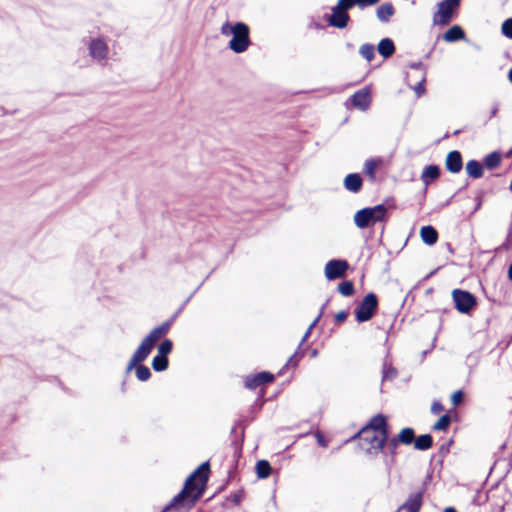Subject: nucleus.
<instances>
[{"instance_id": "nucleus-1", "label": "nucleus", "mask_w": 512, "mask_h": 512, "mask_svg": "<svg viewBox=\"0 0 512 512\" xmlns=\"http://www.w3.org/2000/svg\"><path fill=\"white\" fill-rule=\"evenodd\" d=\"M184 305L185 304H183L168 320L152 329L150 333L142 340L135 351V356L131 363V367L134 366L137 362H143L147 359V357L154 349L156 343L170 331L172 324L181 313Z\"/></svg>"}, {"instance_id": "nucleus-2", "label": "nucleus", "mask_w": 512, "mask_h": 512, "mask_svg": "<svg viewBox=\"0 0 512 512\" xmlns=\"http://www.w3.org/2000/svg\"><path fill=\"white\" fill-rule=\"evenodd\" d=\"M220 32L223 36H232L228 47L237 54L245 52L251 44L250 28L244 22L231 24L229 21H226L221 26Z\"/></svg>"}, {"instance_id": "nucleus-3", "label": "nucleus", "mask_w": 512, "mask_h": 512, "mask_svg": "<svg viewBox=\"0 0 512 512\" xmlns=\"http://www.w3.org/2000/svg\"><path fill=\"white\" fill-rule=\"evenodd\" d=\"M206 484L202 482L192 481L188 489H183L166 504L160 512H169L174 508L186 506L188 509L192 508L194 504L202 497L205 491Z\"/></svg>"}, {"instance_id": "nucleus-4", "label": "nucleus", "mask_w": 512, "mask_h": 512, "mask_svg": "<svg viewBox=\"0 0 512 512\" xmlns=\"http://www.w3.org/2000/svg\"><path fill=\"white\" fill-rule=\"evenodd\" d=\"M387 208L384 204L373 207H365L358 210L354 215V223L360 229L373 226L377 222L387 220Z\"/></svg>"}, {"instance_id": "nucleus-5", "label": "nucleus", "mask_w": 512, "mask_h": 512, "mask_svg": "<svg viewBox=\"0 0 512 512\" xmlns=\"http://www.w3.org/2000/svg\"><path fill=\"white\" fill-rule=\"evenodd\" d=\"M461 0H442L437 4V11L433 14V24L437 26L448 25L457 15Z\"/></svg>"}, {"instance_id": "nucleus-6", "label": "nucleus", "mask_w": 512, "mask_h": 512, "mask_svg": "<svg viewBox=\"0 0 512 512\" xmlns=\"http://www.w3.org/2000/svg\"><path fill=\"white\" fill-rule=\"evenodd\" d=\"M378 304V297L375 293L366 294L354 310L357 322L364 323L371 320L378 310Z\"/></svg>"}, {"instance_id": "nucleus-7", "label": "nucleus", "mask_w": 512, "mask_h": 512, "mask_svg": "<svg viewBox=\"0 0 512 512\" xmlns=\"http://www.w3.org/2000/svg\"><path fill=\"white\" fill-rule=\"evenodd\" d=\"M376 433L377 432L370 431L367 428H362L352 439L359 438L360 445L365 449L366 454L376 456L378 453L384 451L386 444L383 443L381 447H379L380 435L378 436Z\"/></svg>"}, {"instance_id": "nucleus-8", "label": "nucleus", "mask_w": 512, "mask_h": 512, "mask_svg": "<svg viewBox=\"0 0 512 512\" xmlns=\"http://www.w3.org/2000/svg\"><path fill=\"white\" fill-rule=\"evenodd\" d=\"M452 298L455 308L461 314H470L477 306V298L469 291L462 289H454Z\"/></svg>"}, {"instance_id": "nucleus-9", "label": "nucleus", "mask_w": 512, "mask_h": 512, "mask_svg": "<svg viewBox=\"0 0 512 512\" xmlns=\"http://www.w3.org/2000/svg\"><path fill=\"white\" fill-rule=\"evenodd\" d=\"M349 269V263L344 259H332L325 265V277L328 280H335L345 276Z\"/></svg>"}, {"instance_id": "nucleus-10", "label": "nucleus", "mask_w": 512, "mask_h": 512, "mask_svg": "<svg viewBox=\"0 0 512 512\" xmlns=\"http://www.w3.org/2000/svg\"><path fill=\"white\" fill-rule=\"evenodd\" d=\"M363 428H367L370 431L378 432L380 434V442L379 447L383 443L387 442V439L389 437V430H388V423L387 419L382 414H377L374 417L370 419L368 424L364 426Z\"/></svg>"}, {"instance_id": "nucleus-11", "label": "nucleus", "mask_w": 512, "mask_h": 512, "mask_svg": "<svg viewBox=\"0 0 512 512\" xmlns=\"http://www.w3.org/2000/svg\"><path fill=\"white\" fill-rule=\"evenodd\" d=\"M331 12L332 13L330 15H325V20L329 26L337 29H344L348 26L351 18L347 12L339 9L336 6L331 8Z\"/></svg>"}, {"instance_id": "nucleus-12", "label": "nucleus", "mask_w": 512, "mask_h": 512, "mask_svg": "<svg viewBox=\"0 0 512 512\" xmlns=\"http://www.w3.org/2000/svg\"><path fill=\"white\" fill-rule=\"evenodd\" d=\"M89 55L98 63L106 60L108 54V46L106 42L100 38L91 39L88 45Z\"/></svg>"}, {"instance_id": "nucleus-13", "label": "nucleus", "mask_w": 512, "mask_h": 512, "mask_svg": "<svg viewBox=\"0 0 512 512\" xmlns=\"http://www.w3.org/2000/svg\"><path fill=\"white\" fill-rule=\"evenodd\" d=\"M274 378L275 377L272 373L262 371L255 375L247 376L245 379V387L248 389H255L261 385L273 382Z\"/></svg>"}, {"instance_id": "nucleus-14", "label": "nucleus", "mask_w": 512, "mask_h": 512, "mask_svg": "<svg viewBox=\"0 0 512 512\" xmlns=\"http://www.w3.org/2000/svg\"><path fill=\"white\" fill-rule=\"evenodd\" d=\"M210 464L208 461L203 462L185 481V490L188 489L192 481L202 482L206 484L209 478Z\"/></svg>"}, {"instance_id": "nucleus-15", "label": "nucleus", "mask_w": 512, "mask_h": 512, "mask_svg": "<svg viewBox=\"0 0 512 512\" xmlns=\"http://www.w3.org/2000/svg\"><path fill=\"white\" fill-rule=\"evenodd\" d=\"M354 107L365 111L369 108L371 103L370 91L368 88H363L356 91L350 98Z\"/></svg>"}, {"instance_id": "nucleus-16", "label": "nucleus", "mask_w": 512, "mask_h": 512, "mask_svg": "<svg viewBox=\"0 0 512 512\" xmlns=\"http://www.w3.org/2000/svg\"><path fill=\"white\" fill-rule=\"evenodd\" d=\"M445 168L450 173H459L463 168L462 155L458 150L450 151L445 159Z\"/></svg>"}, {"instance_id": "nucleus-17", "label": "nucleus", "mask_w": 512, "mask_h": 512, "mask_svg": "<svg viewBox=\"0 0 512 512\" xmlns=\"http://www.w3.org/2000/svg\"><path fill=\"white\" fill-rule=\"evenodd\" d=\"M423 491L410 494L407 500L399 507V510H406L407 512H419L423 504Z\"/></svg>"}, {"instance_id": "nucleus-18", "label": "nucleus", "mask_w": 512, "mask_h": 512, "mask_svg": "<svg viewBox=\"0 0 512 512\" xmlns=\"http://www.w3.org/2000/svg\"><path fill=\"white\" fill-rule=\"evenodd\" d=\"M134 356H135V352L133 353L132 357L130 358V360L127 364L126 372L128 373L132 369H135L136 377L139 381L145 382V381L149 380L151 377V371L147 366L142 365L141 364L142 362H137L134 366L131 367V363L133 361Z\"/></svg>"}, {"instance_id": "nucleus-19", "label": "nucleus", "mask_w": 512, "mask_h": 512, "mask_svg": "<svg viewBox=\"0 0 512 512\" xmlns=\"http://www.w3.org/2000/svg\"><path fill=\"white\" fill-rule=\"evenodd\" d=\"M441 175L440 167L436 164H430L424 167L421 173V181L427 187Z\"/></svg>"}, {"instance_id": "nucleus-20", "label": "nucleus", "mask_w": 512, "mask_h": 512, "mask_svg": "<svg viewBox=\"0 0 512 512\" xmlns=\"http://www.w3.org/2000/svg\"><path fill=\"white\" fill-rule=\"evenodd\" d=\"M399 444L400 443L394 437H392L391 439H387L384 451L382 452L385 454L384 461L387 467L394 464Z\"/></svg>"}, {"instance_id": "nucleus-21", "label": "nucleus", "mask_w": 512, "mask_h": 512, "mask_svg": "<svg viewBox=\"0 0 512 512\" xmlns=\"http://www.w3.org/2000/svg\"><path fill=\"white\" fill-rule=\"evenodd\" d=\"M344 187L352 193H358L362 189L363 179L359 173H350L344 178Z\"/></svg>"}, {"instance_id": "nucleus-22", "label": "nucleus", "mask_w": 512, "mask_h": 512, "mask_svg": "<svg viewBox=\"0 0 512 512\" xmlns=\"http://www.w3.org/2000/svg\"><path fill=\"white\" fill-rule=\"evenodd\" d=\"M442 38L448 43H453L460 40H465L466 35L461 26L453 25L442 35Z\"/></svg>"}, {"instance_id": "nucleus-23", "label": "nucleus", "mask_w": 512, "mask_h": 512, "mask_svg": "<svg viewBox=\"0 0 512 512\" xmlns=\"http://www.w3.org/2000/svg\"><path fill=\"white\" fill-rule=\"evenodd\" d=\"M395 14V8L390 2L383 3L376 9L377 19L382 23H388Z\"/></svg>"}, {"instance_id": "nucleus-24", "label": "nucleus", "mask_w": 512, "mask_h": 512, "mask_svg": "<svg viewBox=\"0 0 512 512\" xmlns=\"http://www.w3.org/2000/svg\"><path fill=\"white\" fill-rule=\"evenodd\" d=\"M335 6L348 13V11L355 6H358L360 9H364L372 5L370 0H338Z\"/></svg>"}, {"instance_id": "nucleus-25", "label": "nucleus", "mask_w": 512, "mask_h": 512, "mask_svg": "<svg viewBox=\"0 0 512 512\" xmlns=\"http://www.w3.org/2000/svg\"><path fill=\"white\" fill-rule=\"evenodd\" d=\"M395 49V44L390 38L381 39L377 46L379 54L385 59L391 57L395 53Z\"/></svg>"}, {"instance_id": "nucleus-26", "label": "nucleus", "mask_w": 512, "mask_h": 512, "mask_svg": "<svg viewBox=\"0 0 512 512\" xmlns=\"http://www.w3.org/2000/svg\"><path fill=\"white\" fill-rule=\"evenodd\" d=\"M420 236L422 241L427 245H433L438 240V232L431 225L423 226L420 230Z\"/></svg>"}, {"instance_id": "nucleus-27", "label": "nucleus", "mask_w": 512, "mask_h": 512, "mask_svg": "<svg viewBox=\"0 0 512 512\" xmlns=\"http://www.w3.org/2000/svg\"><path fill=\"white\" fill-rule=\"evenodd\" d=\"M466 172L473 179H479L483 176L484 167L478 160H470L466 164Z\"/></svg>"}, {"instance_id": "nucleus-28", "label": "nucleus", "mask_w": 512, "mask_h": 512, "mask_svg": "<svg viewBox=\"0 0 512 512\" xmlns=\"http://www.w3.org/2000/svg\"><path fill=\"white\" fill-rule=\"evenodd\" d=\"M397 376V369L392 365L388 357H386L382 365V382L393 381Z\"/></svg>"}, {"instance_id": "nucleus-29", "label": "nucleus", "mask_w": 512, "mask_h": 512, "mask_svg": "<svg viewBox=\"0 0 512 512\" xmlns=\"http://www.w3.org/2000/svg\"><path fill=\"white\" fill-rule=\"evenodd\" d=\"M433 445V438L430 434H423L415 438L414 448L420 451L428 450Z\"/></svg>"}, {"instance_id": "nucleus-30", "label": "nucleus", "mask_w": 512, "mask_h": 512, "mask_svg": "<svg viewBox=\"0 0 512 512\" xmlns=\"http://www.w3.org/2000/svg\"><path fill=\"white\" fill-rule=\"evenodd\" d=\"M399 443L404 445H410L414 443L415 440V432L412 428L406 427L403 428L400 433L394 437Z\"/></svg>"}, {"instance_id": "nucleus-31", "label": "nucleus", "mask_w": 512, "mask_h": 512, "mask_svg": "<svg viewBox=\"0 0 512 512\" xmlns=\"http://www.w3.org/2000/svg\"><path fill=\"white\" fill-rule=\"evenodd\" d=\"M256 474L259 479H266L270 476L272 467L267 460H259L256 463Z\"/></svg>"}, {"instance_id": "nucleus-32", "label": "nucleus", "mask_w": 512, "mask_h": 512, "mask_svg": "<svg viewBox=\"0 0 512 512\" xmlns=\"http://www.w3.org/2000/svg\"><path fill=\"white\" fill-rule=\"evenodd\" d=\"M169 366V359L168 357L162 356V355H155L152 360V368L156 372H163L165 371Z\"/></svg>"}, {"instance_id": "nucleus-33", "label": "nucleus", "mask_w": 512, "mask_h": 512, "mask_svg": "<svg viewBox=\"0 0 512 512\" xmlns=\"http://www.w3.org/2000/svg\"><path fill=\"white\" fill-rule=\"evenodd\" d=\"M500 163L501 154L498 151H494L484 158V165L490 170L497 168L500 165Z\"/></svg>"}, {"instance_id": "nucleus-34", "label": "nucleus", "mask_w": 512, "mask_h": 512, "mask_svg": "<svg viewBox=\"0 0 512 512\" xmlns=\"http://www.w3.org/2000/svg\"><path fill=\"white\" fill-rule=\"evenodd\" d=\"M359 54L367 61H372L375 58V47L370 43H365L360 46Z\"/></svg>"}, {"instance_id": "nucleus-35", "label": "nucleus", "mask_w": 512, "mask_h": 512, "mask_svg": "<svg viewBox=\"0 0 512 512\" xmlns=\"http://www.w3.org/2000/svg\"><path fill=\"white\" fill-rule=\"evenodd\" d=\"M338 291L345 297H350L354 294V284L350 280H345L338 285Z\"/></svg>"}, {"instance_id": "nucleus-36", "label": "nucleus", "mask_w": 512, "mask_h": 512, "mask_svg": "<svg viewBox=\"0 0 512 512\" xmlns=\"http://www.w3.org/2000/svg\"><path fill=\"white\" fill-rule=\"evenodd\" d=\"M451 421H452L451 416L449 414H444L433 425V430L446 431L449 428Z\"/></svg>"}, {"instance_id": "nucleus-37", "label": "nucleus", "mask_w": 512, "mask_h": 512, "mask_svg": "<svg viewBox=\"0 0 512 512\" xmlns=\"http://www.w3.org/2000/svg\"><path fill=\"white\" fill-rule=\"evenodd\" d=\"M378 166V162L374 159H368L364 164V172L368 175L371 181H375V171Z\"/></svg>"}, {"instance_id": "nucleus-38", "label": "nucleus", "mask_w": 512, "mask_h": 512, "mask_svg": "<svg viewBox=\"0 0 512 512\" xmlns=\"http://www.w3.org/2000/svg\"><path fill=\"white\" fill-rule=\"evenodd\" d=\"M172 350H173V342L170 339L166 338L158 345V353L157 354L168 357V355L172 352Z\"/></svg>"}, {"instance_id": "nucleus-39", "label": "nucleus", "mask_w": 512, "mask_h": 512, "mask_svg": "<svg viewBox=\"0 0 512 512\" xmlns=\"http://www.w3.org/2000/svg\"><path fill=\"white\" fill-rule=\"evenodd\" d=\"M304 357V351L301 350L300 346H298V349L295 351V353L290 356L287 363L285 364L284 368L287 366H293L296 367L299 363V361Z\"/></svg>"}, {"instance_id": "nucleus-40", "label": "nucleus", "mask_w": 512, "mask_h": 512, "mask_svg": "<svg viewBox=\"0 0 512 512\" xmlns=\"http://www.w3.org/2000/svg\"><path fill=\"white\" fill-rule=\"evenodd\" d=\"M501 31L505 37L512 39V18H508L502 23Z\"/></svg>"}, {"instance_id": "nucleus-41", "label": "nucleus", "mask_w": 512, "mask_h": 512, "mask_svg": "<svg viewBox=\"0 0 512 512\" xmlns=\"http://www.w3.org/2000/svg\"><path fill=\"white\" fill-rule=\"evenodd\" d=\"M464 398V393L461 390L455 391L451 396V401L454 406H458L461 404Z\"/></svg>"}, {"instance_id": "nucleus-42", "label": "nucleus", "mask_w": 512, "mask_h": 512, "mask_svg": "<svg viewBox=\"0 0 512 512\" xmlns=\"http://www.w3.org/2000/svg\"><path fill=\"white\" fill-rule=\"evenodd\" d=\"M425 81H426V78H425V76H423L422 79L414 87V91L418 97H420L425 92V86H424Z\"/></svg>"}, {"instance_id": "nucleus-43", "label": "nucleus", "mask_w": 512, "mask_h": 512, "mask_svg": "<svg viewBox=\"0 0 512 512\" xmlns=\"http://www.w3.org/2000/svg\"><path fill=\"white\" fill-rule=\"evenodd\" d=\"M243 497H244V492L240 490V491H237L234 494H232L230 498H231V501L235 505H239L241 503V501L243 500Z\"/></svg>"}, {"instance_id": "nucleus-44", "label": "nucleus", "mask_w": 512, "mask_h": 512, "mask_svg": "<svg viewBox=\"0 0 512 512\" xmlns=\"http://www.w3.org/2000/svg\"><path fill=\"white\" fill-rule=\"evenodd\" d=\"M348 317V311L342 310L335 315V322L337 324L343 323Z\"/></svg>"}, {"instance_id": "nucleus-45", "label": "nucleus", "mask_w": 512, "mask_h": 512, "mask_svg": "<svg viewBox=\"0 0 512 512\" xmlns=\"http://www.w3.org/2000/svg\"><path fill=\"white\" fill-rule=\"evenodd\" d=\"M511 236H512V221H511V225H510V228H509V231H508L507 238H506L505 242L500 246L501 249H505V250L510 249V247H511V244H510Z\"/></svg>"}, {"instance_id": "nucleus-46", "label": "nucleus", "mask_w": 512, "mask_h": 512, "mask_svg": "<svg viewBox=\"0 0 512 512\" xmlns=\"http://www.w3.org/2000/svg\"><path fill=\"white\" fill-rule=\"evenodd\" d=\"M315 437H316V440H317V443H318L319 446L324 447V448L327 447L328 442H327V440L325 439L324 435L321 432H319V431L316 432L315 433Z\"/></svg>"}, {"instance_id": "nucleus-47", "label": "nucleus", "mask_w": 512, "mask_h": 512, "mask_svg": "<svg viewBox=\"0 0 512 512\" xmlns=\"http://www.w3.org/2000/svg\"><path fill=\"white\" fill-rule=\"evenodd\" d=\"M443 410H444V407H443V405L440 402L434 401L432 403V405H431V413L432 414H439Z\"/></svg>"}, {"instance_id": "nucleus-48", "label": "nucleus", "mask_w": 512, "mask_h": 512, "mask_svg": "<svg viewBox=\"0 0 512 512\" xmlns=\"http://www.w3.org/2000/svg\"><path fill=\"white\" fill-rule=\"evenodd\" d=\"M328 303V301L322 306L321 308V311L320 313L318 314V316L314 319V321L309 325L308 329H310V331H312V329L316 326V324L318 323V321L320 320L321 316H322V313H323V310L326 306V304Z\"/></svg>"}, {"instance_id": "nucleus-49", "label": "nucleus", "mask_w": 512, "mask_h": 512, "mask_svg": "<svg viewBox=\"0 0 512 512\" xmlns=\"http://www.w3.org/2000/svg\"><path fill=\"white\" fill-rule=\"evenodd\" d=\"M499 108H500V103L499 102H494L493 103V106H492V109L490 111V115H489V119L495 117L499 111Z\"/></svg>"}, {"instance_id": "nucleus-50", "label": "nucleus", "mask_w": 512, "mask_h": 512, "mask_svg": "<svg viewBox=\"0 0 512 512\" xmlns=\"http://www.w3.org/2000/svg\"><path fill=\"white\" fill-rule=\"evenodd\" d=\"M408 67L413 70H424V64L421 61L410 63Z\"/></svg>"}, {"instance_id": "nucleus-51", "label": "nucleus", "mask_w": 512, "mask_h": 512, "mask_svg": "<svg viewBox=\"0 0 512 512\" xmlns=\"http://www.w3.org/2000/svg\"><path fill=\"white\" fill-rule=\"evenodd\" d=\"M481 205H482V197H481V195H478V196H476V206L474 208V211H477L478 209H480Z\"/></svg>"}, {"instance_id": "nucleus-52", "label": "nucleus", "mask_w": 512, "mask_h": 512, "mask_svg": "<svg viewBox=\"0 0 512 512\" xmlns=\"http://www.w3.org/2000/svg\"><path fill=\"white\" fill-rule=\"evenodd\" d=\"M310 334H311L310 329H307V331H306V332H305V334L303 335V337H302V339H301V342H300V344H299V346H300V347H301V346H302V344H303V343H304V342L309 338Z\"/></svg>"}, {"instance_id": "nucleus-53", "label": "nucleus", "mask_w": 512, "mask_h": 512, "mask_svg": "<svg viewBox=\"0 0 512 512\" xmlns=\"http://www.w3.org/2000/svg\"><path fill=\"white\" fill-rule=\"evenodd\" d=\"M508 279L512 281V263L508 267Z\"/></svg>"}, {"instance_id": "nucleus-54", "label": "nucleus", "mask_w": 512, "mask_h": 512, "mask_svg": "<svg viewBox=\"0 0 512 512\" xmlns=\"http://www.w3.org/2000/svg\"><path fill=\"white\" fill-rule=\"evenodd\" d=\"M311 26L315 27L316 29H322L323 28V26L320 23H317V22H313L311 24Z\"/></svg>"}, {"instance_id": "nucleus-55", "label": "nucleus", "mask_w": 512, "mask_h": 512, "mask_svg": "<svg viewBox=\"0 0 512 512\" xmlns=\"http://www.w3.org/2000/svg\"><path fill=\"white\" fill-rule=\"evenodd\" d=\"M444 512H457V511L453 507H447V508H445Z\"/></svg>"}, {"instance_id": "nucleus-56", "label": "nucleus", "mask_w": 512, "mask_h": 512, "mask_svg": "<svg viewBox=\"0 0 512 512\" xmlns=\"http://www.w3.org/2000/svg\"><path fill=\"white\" fill-rule=\"evenodd\" d=\"M508 79L512 83V68L509 70Z\"/></svg>"}, {"instance_id": "nucleus-57", "label": "nucleus", "mask_w": 512, "mask_h": 512, "mask_svg": "<svg viewBox=\"0 0 512 512\" xmlns=\"http://www.w3.org/2000/svg\"><path fill=\"white\" fill-rule=\"evenodd\" d=\"M440 452H448V447H446L445 445H442Z\"/></svg>"}, {"instance_id": "nucleus-58", "label": "nucleus", "mask_w": 512, "mask_h": 512, "mask_svg": "<svg viewBox=\"0 0 512 512\" xmlns=\"http://www.w3.org/2000/svg\"><path fill=\"white\" fill-rule=\"evenodd\" d=\"M317 354H318V351L315 349V350H313V351H312V354H311V355H312V357H316V356H317Z\"/></svg>"}, {"instance_id": "nucleus-59", "label": "nucleus", "mask_w": 512, "mask_h": 512, "mask_svg": "<svg viewBox=\"0 0 512 512\" xmlns=\"http://www.w3.org/2000/svg\"><path fill=\"white\" fill-rule=\"evenodd\" d=\"M370 2H371V5H375L376 3L379 2V0H370Z\"/></svg>"}, {"instance_id": "nucleus-60", "label": "nucleus", "mask_w": 512, "mask_h": 512, "mask_svg": "<svg viewBox=\"0 0 512 512\" xmlns=\"http://www.w3.org/2000/svg\"><path fill=\"white\" fill-rule=\"evenodd\" d=\"M459 133H460V130H456V131H454V133H453V134H454V135H458Z\"/></svg>"}, {"instance_id": "nucleus-61", "label": "nucleus", "mask_w": 512, "mask_h": 512, "mask_svg": "<svg viewBox=\"0 0 512 512\" xmlns=\"http://www.w3.org/2000/svg\"><path fill=\"white\" fill-rule=\"evenodd\" d=\"M122 391H123V392H125V391H126V390H125V384H124V383L122 384Z\"/></svg>"}]
</instances>
